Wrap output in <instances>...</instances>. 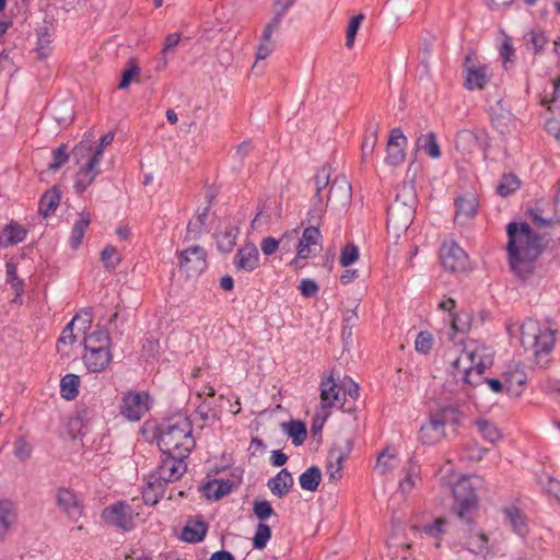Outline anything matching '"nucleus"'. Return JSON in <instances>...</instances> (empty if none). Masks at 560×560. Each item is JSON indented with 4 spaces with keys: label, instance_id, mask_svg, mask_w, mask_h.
Segmentation results:
<instances>
[{
    "label": "nucleus",
    "instance_id": "14",
    "mask_svg": "<svg viewBox=\"0 0 560 560\" xmlns=\"http://www.w3.org/2000/svg\"><path fill=\"white\" fill-rule=\"evenodd\" d=\"M55 499L58 509L71 521L77 522L82 516L84 506L72 490L60 487L56 490Z\"/></svg>",
    "mask_w": 560,
    "mask_h": 560
},
{
    "label": "nucleus",
    "instance_id": "24",
    "mask_svg": "<svg viewBox=\"0 0 560 560\" xmlns=\"http://www.w3.org/2000/svg\"><path fill=\"white\" fill-rule=\"evenodd\" d=\"M110 343L112 340L108 331L100 326H97L93 332L85 335L83 338L85 351L110 349Z\"/></svg>",
    "mask_w": 560,
    "mask_h": 560
},
{
    "label": "nucleus",
    "instance_id": "47",
    "mask_svg": "<svg viewBox=\"0 0 560 560\" xmlns=\"http://www.w3.org/2000/svg\"><path fill=\"white\" fill-rule=\"evenodd\" d=\"M179 40H180V35L178 33H173V34H170L166 36L164 47H163L162 51L160 52L159 63L156 66V69L159 71L166 69V67H167L166 54L171 49L175 48L178 45Z\"/></svg>",
    "mask_w": 560,
    "mask_h": 560
},
{
    "label": "nucleus",
    "instance_id": "12",
    "mask_svg": "<svg viewBox=\"0 0 560 560\" xmlns=\"http://www.w3.org/2000/svg\"><path fill=\"white\" fill-rule=\"evenodd\" d=\"M103 520L125 532L133 528L132 509L126 502H116L106 506L102 512Z\"/></svg>",
    "mask_w": 560,
    "mask_h": 560
},
{
    "label": "nucleus",
    "instance_id": "33",
    "mask_svg": "<svg viewBox=\"0 0 560 560\" xmlns=\"http://www.w3.org/2000/svg\"><path fill=\"white\" fill-rule=\"evenodd\" d=\"M91 222V215L86 211H82L79 214L78 221L74 223L71 232L70 243L72 248H78L82 242L84 233Z\"/></svg>",
    "mask_w": 560,
    "mask_h": 560
},
{
    "label": "nucleus",
    "instance_id": "43",
    "mask_svg": "<svg viewBox=\"0 0 560 560\" xmlns=\"http://www.w3.org/2000/svg\"><path fill=\"white\" fill-rule=\"evenodd\" d=\"M287 433L290 438H292V442L294 445L299 446L304 443L307 436L306 427L301 421L292 420L285 424Z\"/></svg>",
    "mask_w": 560,
    "mask_h": 560
},
{
    "label": "nucleus",
    "instance_id": "13",
    "mask_svg": "<svg viewBox=\"0 0 560 560\" xmlns=\"http://www.w3.org/2000/svg\"><path fill=\"white\" fill-rule=\"evenodd\" d=\"M148 410V394L129 392L122 397L120 412L128 420L138 421Z\"/></svg>",
    "mask_w": 560,
    "mask_h": 560
},
{
    "label": "nucleus",
    "instance_id": "30",
    "mask_svg": "<svg viewBox=\"0 0 560 560\" xmlns=\"http://www.w3.org/2000/svg\"><path fill=\"white\" fill-rule=\"evenodd\" d=\"M59 202L60 191L54 186L40 197L38 211L44 218H47L56 211Z\"/></svg>",
    "mask_w": 560,
    "mask_h": 560
},
{
    "label": "nucleus",
    "instance_id": "57",
    "mask_svg": "<svg viewBox=\"0 0 560 560\" xmlns=\"http://www.w3.org/2000/svg\"><path fill=\"white\" fill-rule=\"evenodd\" d=\"M79 335L80 334H78L77 329L70 322L63 328V330L61 331V335L58 339V342H57L58 350H60L61 346H70V345L74 343Z\"/></svg>",
    "mask_w": 560,
    "mask_h": 560
},
{
    "label": "nucleus",
    "instance_id": "44",
    "mask_svg": "<svg viewBox=\"0 0 560 560\" xmlns=\"http://www.w3.org/2000/svg\"><path fill=\"white\" fill-rule=\"evenodd\" d=\"M420 474V467L417 466L415 457L410 458L405 478L400 481L399 487L402 492H410L416 486V478Z\"/></svg>",
    "mask_w": 560,
    "mask_h": 560
},
{
    "label": "nucleus",
    "instance_id": "6",
    "mask_svg": "<svg viewBox=\"0 0 560 560\" xmlns=\"http://www.w3.org/2000/svg\"><path fill=\"white\" fill-rule=\"evenodd\" d=\"M175 455H166L156 467L155 471L150 476L147 488L143 490V500L147 504H155L158 494L163 491V487L167 482L178 480L187 469L185 459Z\"/></svg>",
    "mask_w": 560,
    "mask_h": 560
},
{
    "label": "nucleus",
    "instance_id": "53",
    "mask_svg": "<svg viewBox=\"0 0 560 560\" xmlns=\"http://www.w3.org/2000/svg\"><path fill=\"white\" fill-rule=\"evenodd\" d=\"M253 512L260 521L259 523H265L270 516L276 515L275 510L267 500H255L253 502Z\"/></svg>",
    "mask_w": 560,
    "mask_h": 560
},
{
    "label": "nucleus",
    "instance_id": "42",
    "mask_svg": "<svg viewBox=\"0 0 560 560\" xmlns=\"http://www.w3.org/2000/svg\"><path fill=\"white\" fill-rule=\"evenodd\" d=\"M481 353L478 350L474 351H464L456 360L453 361L452 365L454 369V374L463 375V365H475L479 358H482Z\"/></svg>",
    "mask_w": 560,
    "mask_h": 560
},
{
    "label": "nucleus",
    "instance_id": "36",
    "mask_svg": "<svg viewBox=\"0 0 560 560\" xmlns=\"http://www.w3.org/2000/svg\"><path fill=\"white\" fill-rule=\"evenodd\" d=\"M504 515L512 529L517 535L525 536V534L527 533V525L521 511L515 506H510L504 509Z\"/></svg>",
    "mask_w": 560,
    "mask_h": 560
},
{
    "label": "nucleus",
    "instance_id": "27",
    "mask_svg": "<svg viewBox=\"0 0 560 560\" xmlns=\"http://www.w3.org/2000/svg\"><path fill=\"white\" fill-rule=\"evenodd\" d=\"M341 387L329 376L320 383V407L328 409L339 401Z\"/></svg>",
    "mask_w": 560,
    "mask_h": 560
},
{
    "label": "nucleus",
    "instance_id": "17",
    "mask_svg": "<svg viewBox=\"0 0 560 560\" xmlns=\"http://www.w3.org/2000/svg\"><path fill=\"white\" fill-rule=\"evenodd\" d=\"M234 266L237 270L252 272L259 266V252L253 243H247L242 246L235 257Z\"/></svg>",
    "mask_w": 560,
    "mask_h": 560
},
{
    "label": "nucleus",
    "instance_id": "45",
    "mask_svg": "<svg viewBox=\"0 0 560 560\" xmlns=\"http://www.w3.org/2000/svg\"><path fill=\"white\" fill-rule=\"evenodd\" d=\"M422 151L432 160H438L442 156V150L434 132H429L424 136Z\"/></svg>",
    "mask_w": 560,
    "mask_h": 560
},
{
    "label": "nucleus",
    "instance_id": "15",
    "mask_svg": "<svg viewBox=\"0 0 560 560\" xmlns=\"http://www.w3.org/2000/svg\"><path fill=\"white\" fill-rule=\"evenodd\" d=\"M300 257H312L322 250V234L318 226H307L296 246Z\"/></svg>",
    "mask_w": 560,
    "mask_h": 560
},
{
    "label": "nucleus",
    "instance_id": "48",
    "mask_svg": "<svg viewBox=\"0 0 560 560\" xmlns=\"http://www.w3.org/2000/svg\"><path fill=\"white\" fill-rule=\"evenodd\" d=\"M139 74H140V68H139L136 59H133V58L129 59L126 65V69L122 72L121 80L118 84V89H120V90L127 89L130 85L131 81L135 78L139 77Z\"/></svg>",
    "mask_w": 560,
    "mask_h": 560
},
{
    "label": "nucleus",
    "instance_id": "60",
    "mask_svg": "<svg viewBox=\"0 0 560 560\" xmlns=\"http://www.w3.org/2000/svg\"><path fill=\"white\" fill-rule=\"evenodd\" d=\"M7 277L8 282L18 291H23V281L19 279L16 273V265L14 262H7Z\"/></svg>",
    "mask_w": 560,
    "mask_h": 560
},
{
    "label": "nucleus",
    "instance_id": "56",
    "mask_svg": "<svg viewBox=\"0 0 560 560\" xmlns=\"http://www.w3.org/2000/svg\"><path fill=\"white\" fill-rule=\"evenodd\" d=\"M359 259V249L354 244H348L341 249L339 262L342 267H348Z\"/></svg>",
    "mask_w": 560,
    "mask_h": 560
},
{
    "label": "nucleus",
    "instance_id": "39",
    "mask_svg": "<svg viewBox=\"0 0 560 560\" xmlns=\"http://www.w3.org/2000/svg\"><path fill=\"white\" fill-rule=\"evenodd\" d=\"M80 377L75 374H67L61 378L60 393L67 400L74 399L79 394Z\"/></svg>",
    "mask_w": 560,
    "mask_h": 560
},
{
    "label": "nucleus",
    "instance_id": "63",
    "mask_svg": "<svg viewBox=\"0 0 560 560\" xmlns=\"http://www.w3.org/2000/svg\"><path fill=\"white\" fill-rule=\"evenodd\" d=\"M281 241H277L275 237L268 236L262 238L260 248L266 256H270L277 252Z\"/></svg>",
    "mask_w": 560,
    "mask_h": 560
},
{
    "label": "nucleus",
    "instance_id": "55",
    "mask_svg": "<svg viewBox=\"0 0 560 560\" xmlns=\"http://www.w3.org/2000/svg\"><path fill=\"white\" fill-rule=\"evenodd\" d=\"M518 187H520V180L517 179L516 176H514L512 174L504 175L502 177L501 183L497 187V192L502 197H506V196L511 195L512 192H514L516 189H518Z\"/></svg>",
    "mask_w": 560,
    "mask_h": 560
},
{
    "label": "nucleus",
    "instance_id": "26",
    "mask_svg": "<svg viewBox=\"0 0 560 560\" xmlns=\"http://www.w3.org/2000/svg\"><path fill=\"white\" fill-rule=\"evenodd\" d=\"M209 207L198 210L195 217L188 222L185 241H195L200 237L207 226Z\"/></svg>",
    "mask_w": 560,
    "mask_h": 560
},
{
    "label": "nucleus",
    "instance_id": "21",
    "mask_svg": "<svg viewBox=\"0 0 560 560\" xmlns=\"http://www.w3.org/2000/svg\"><path fill=\"white\" fill-rule=\"evenodd\" d=\"M492 365V359L490 357L479 358V361L475 365H463V381L471 386H478L481 384L482 374Z\"/></svg>",
    "mask_w": 560,
    "mask_h": 560
},
{
    "label": "nucleus",
    "instance_id": "28",
    "mask_svg": "<svg viewBox=\"0 0 560 560\" xmlns=\"http://www.w3.org/2000/svg\"><path fill=\"white\" fill-rule=\"evenodd\" d=\"M27 231L16 222L5 225L0 234V246L9 247L22 242Z\"/></svg>",
    "mask_w": 560,
    "mask_h": 560
},
{
    "label": "nucleus",
    "instance_id": "23",
    "mask_svg": "<svg viewBox=\"0 0 560 560\" xmlns=\"http://www.w3.org/2000/svg\"><path fill=\"white\" fill-rule=\"evenodd\" d=\"M18 518L16 508L10 500L0 501V541L4 540Z\"/></svg>",
    "mask_w": 560,
    "mask_h": 560
},
{
    "label": "nucleus",
    "instance_id": "19",
    "mask_svg": "<svg viewBox=\"0 0 560 560\" xmlns=\"http://www.w3.org/2000/svg\"><path fill=\"white\" fill-rule=\"evenodd\" d=\"M351 199V185L345 177H336L330 183L325 203H335L341 207L348 205Z\"/></svg>",
    "mask_w": 560,
    "mask_h": 560
},
{
    "label": "nucleus",
    "instance_id": "38",
    "mask_svg": "<svg viewBox=\"0 0 560 560\" xmlns=\"http://www.w3.org/2000/svg\"><path fill=\"white\" fill-rule=\"evenodd\" d=\"M237 235L238 229L233 226L226 228L223 232H218L215 237L219 250L223 253L232 252L236 244Z\"/></svg>",
    "mask_w": 560,
    "mask_h": 560
},
{
    "label": "nucleus",
    "instance_id": "34",
    "mask_svg": "<svg viewBox=\"0 0 560 560\" xmlns=\"http://www.w3.org/2000/svg\"><path fill=\"white\" fill-rule=\"evenodd\" d=\"M397 466V456L388 447L384 448L376 458L375 470L382 476L389 474Z\"/></svg>",
    "mask_w": 560,
    "mask_h": 560
},
{
    "label": "nucleus",
    "instance_id": "9",
    "mask_svg": "<svg viewBox=\"0 0 560 560\" xmlns=\"http://www.w3.org/2000/svg\"><path fill=\"white\" fill-rule=\"evenodd\" d=\"M179 269L188 278L197 277L207 268V252L199 245H191L177 252Z\"/></svg>",
    "mask_w": 560,
    "mask_h": 560
},
{
    "label": "nucleus",
    "instance_id": "20",
    "mask_svg": "<svg viewBox=\"0 0 560 560\" xmlns=\"http://www.w3.org/2000/svg\"><path fill=\"white\" fill-rule=\"evenodd\" d=\"M113 360L110 349L89 350L83 354V361L90 372L98 373L107 369Z\"/></svg>",
    "mask_w": 560,
    "mask_h": 560
},
{
    "label": "nucleus",
    "instance_id": "52",
    "mask_svg": "<svg viewBox=\"0 0 560 560\" xmlns=\"http://www.w3.org/2000/svg\"><path fill=\"white\" fill-rule=\"evenodd\" d=\"M282 16L283 15H281V12H275L273 18L266 24L262 31L260 42L275 44V40H272V35L279 31Z\"/></svg>",
    "mask_w": 560,
    "mask_h": 560
},
{
    "label": "nucleus",
    "instance_id": "61",
    "mask_svg": "<svg viewBox=\"0 0 560 560\" xmlns=\"http://www.w3.org/2000/svg\"><path fill=\"white\" fill-rule=\"evenodd\" d=\"M376 141H377L376 131H372L370 135L365 136L362 147H361L362 159H365L368 155L373 153Z\"/></svg>",
    "mask_w": 560,
    "mask_h": 560
},
{
    "label": "nucleus",
    "instance_id": "32",
    "mask_svg": "<svg viewBox=\"0 0 560 560\" xmlns=\"http://www.w3.org/2000/svg\"><path fill=\"white\" fill-rule=\"evenodd\" d=\"M505 380V389L511 395H520L523 390V386L526 383V373L521 369L506 372L503 374Z\"/></svg>",
    "mask_w": 560,
    "mask_h": 560
},
{
    "label": "nucleus",
    "instance_id": "25",
    "mask_svg": "<svg viewBox=\"0 0 560 560\" xmlns=\"http://www.w3.org/2000/svg\"><path fill=\"white\" fill-rule=\"evenodd\" d=\"M346 457V454L340 448L334 447L329 451L326 469L330 481H338L342 478Z\"/></svg>",
    "mask_w": 560,
    "mask_h": 560
},
{
    "label": "nucleus",
    "instance_id": "22",
    "mask_svg": "<svg viewBox=\"0 0 560 560\" xmlns=\"http://www.w3.org/2000/svg\"><path fill=\"white\" fill-rule=\"evenodd\" d=\"M267 486L273 495L283 498L293 487V477L288 469L283 468L276 477L268 480Z\"/></svg>",
    "mask_w": 560,
    "mask_h": 560
},
{
    "label": "nucleus",
    "instance_id": "40",
    "mask_svg": "<svg viewBox=\"0 0 560 560\" xmlns=\"http://www.w3.org/2000/svg\"><path fill=\"white\" fill-rule=\"evenodd\" d=\"M475 423L486 441L494 444L501 440L502 434L493 422L486 419H478Z\"/></svg>",
    "mask_w": 560,
    "mask_h": 560
},
{
    "label": "nucleus",
    "instance_id": "58",
    "mask_svg": "<svg viewBox=\"0 0 560 560\" xmlns=\"http://www.w3.org/2000/svg\"><path fill=\"white\" fill-rule=\"evenodd\" d=\"M447 524L446 518L439 517L431 525L422 527V532L432 538H440L445 533V525Z\"/></svg>",
    "mask_w": 560,
    "mask_h": 560
},
{
    "label": "nucleus",
    "instance_id": "37",
    "mask_svg": "<svg viewBox=\"0 0 560 560\" xmlns=\"http://www.w3.org/2000/svg\"><path fill=\"white\" fill-rule=\"evenodd\" d=\"M203 490L208 499L219 500L231 492L232 485L230 481L215 479L206 483Z\"/></svg>",
    "mask_w": 560,
    "mask_h": 560
},
{
    "label": "nucleus",
    "instance_id": "18",
    "mask_svg": "<svg viewBox=\"0 0 560 560\" xmlns=\"http://www.w3.org/2000/svg\"><path fill=\"white\" fill-rule=\"evenodd\" d=\"M445 416L442 412L431 415L430 421L422 424V444H435L445 435Z\"/></svg>",
    "mask_w": 560,
    "mask_h": 560
},
{
    "label": "nucleus",
    "instance_id": "4",
    "mask_svg": "<svg viewBox=\"0 0 560 560\" xmlns=\"http://www.w3.org/2000/svg\"><path fill=\"white\" fill-rule=\"evenodd\" d=\"M520 330L521 345L525 351H532L535 365L539 369H548L556 342V330L542 327L539 322L532 318H527Z\"/></svg>",
    "mask_w": 560,
    "mask_h": 560
},
{
    "label": "nucleus",
    "instance_id": "31",
    "mask_svg": "<svg viewBox=\"0 0 560 560\" xmlns=\"http://www.w3.org/2000/svg\"><path fill=\"white\" fill-rule=\"evenodd\" d=\"M207 529V524L201 520L189 522L183 528L182 539L190 544L199 542L205 538Z\"/></svg>",
    "mask_w": 560,
    "mask_h": 560
},
{
    "label": "nucleus",
    "instance_id": "8",
    "mask_svg": "<svg viewBox=\"0 0 560 560\" xmlns=\"http://www.w3.org/2000/svg\"><path fill=\"white\" fill-rule=\"evenodd\" d=\"M464 88L468 91H482L490 82L492 74L487 65L476 63V56L471 51L466 55L463 63Z\"/></svg>",
    "mask_w": 560,
    "mask_h": 560
},
{
    "label": "nucleus",
    "instance_id": "35",
    "mask_svg": "<svg viewBox=\"0 0 560 560\" xmlns=\"http://www.w3.org/2000/svg\"><path fill=\"white\" fill-rule=\"evenodd\" d=\"M299 481L302 489L316 491L322 481V471L318 467L312 466L301 474Z\"/></svg>",
    "mask_w": 560,
    "mask_h": 560
},
{
    "label": "nucleus",
    "instance_id": "51",
    "mask_svg": "<svg viewBox=\"0 0 560 560\" xmlns=\"http://www.w3.org/2000/svg\"><path fill=\"white\" fill-rule=\"evenodd\" d=\"M69 161L67 144H61L52 151V162L48 164V171L57 172Z\"/></svg>",
    "mask_w": 560,
    "mask_h": 560
},
{
    "label": "nucleus",
    "instance_id": "41",
    "mask_svg": "<svg viewBox=\"0 0 560 560\" xmlns=\"http://www.w3.org/2000/svg\"><path fill=\"white\" fill-rule=\"evenodd\" d=\"M524 43L527 50L533 51L535 55L541 52L544 46L547 44L545 34L540 31H530L524 35Z\"/></svg>",
    "mask_w": 560,
    "mask_h": 560
},
{
    "label": "nucleus",
    "instance_id": "10",
    "mask_svg": "<svg viewBox=\"0 0 560 560\" xmlns=\"http://www.w3.org/2000/svg\"><path fill=\"white\" fill-rule=\"evenodd\" d=\"M330 174V166L324 165L314 176L315 196L313 198L312 209L308 212V223H318L326 211L327 203H325L323 199L322 191L329 185Z\"/></svg>",
    "mask_w": 560,
    "mask_h": 560
},
{
    "label": "nucleus",
    "instance_id": "62",
    "mask_svg": "<svg viewBox=\"0 0 560 560\" xmlns=\"http://www.w3.org/2000/svg\"><path fill=\"white\" fill-rule=\"evenodd\" d=\"M299 289L304 298L314 296L318 292V285L312 279H303L300 283Z\"/></svg>",
    "mask_w": 560,
    "mask_h": 560
},
{
    "label": "nucleus",
    "instance_id": "59",
    "mask_svg": "<svg viewBox=\"0 0 560 560\" xmlns=\"http://www.w3.org/2000/svg\"><path fill=\"white\" fill-rule=\"evenodd\" d=\"M32 446L25 440V438L20 436L14 442V454L20 460H25L31 456Z\"/></svg>",
    "mask_w": 560,
    "mask_h": 560
},
{
    "label": "nucleus",
    "instance_id": "2",
    "mask_svg": "<svg viewBox=\"0 0 560 560\" xmlns=\"http://www.w3.org/2000/svg\"><path fill=\"white\" fill-rule=\"evenodd\" d=\"M419 168L420 166L416 162L409 165L402 190L387 209L386 229L388 233H393L396 237H399L400 232H406L415 219L418 202L416 185Z\"/></svg>",
    "mask_w": 560,
    "mask_h": 560
},
{
    "label": "nucleus",
    "instance_id": "16",
    "mask_svg": "<svg viewBox=\"0 0 560 560\" xmlns=\"http://www.w3.org/2000/svg\"><path fill=\"white\" fill-rule=\"evenodd\" d=\"M407 139L399 129H394L390 132L386 145V162L389 165L396 166L405 161V145Z\"/></svg>",
    "mask_w": 560,
    "mask_h": 560
},
{
    "label": "nucleus",
    "instance_id": "29",
    "mask_svg": "<svg viewBox=\"0 0 560 560\" xmlns=\"http://www.w3.org/2000/svg\"><path fill=\"white\" fill-rule=\"evenodd\" d=\"M477 206V199L471 194L457 197L455 200V220L462 222V220L465 221L472 218L476 213Z\"/></svg>",
    "mask_w": 560,
    "mask_h": 560
},
{
    "label": "nucleus",
    "instance_id": "7",
    "mask_svg": "<svg viewBox=\"0 0 560 560\" xmlns=\"http://www.w3.org/2000/svg\"><path fill=\"white\" fill-rule=\"evenodd\" d=\"M453 495L456 502L454 510L457 516L460 520L470 523L471 518L469 517V514L472 510L477 509L478 501L475 488L468 477L463 476L453 486Z\"/></svg>",
    "mask_w": 560,
    "mask_h": 560
},
{
    "label": "nucleus",
    "instance_id": "1",
    "mask_svg": "<svg viewBox=\"0 0 560 560\" xmlns=\"http://www.w3.org/2000/svg\"><path fill=\"white\" fill-rule=\"evenodd\" d=\"M506 234L510 268L515 276L526 279L533 273L534 262L542 252L540 237L526 222L509 223Z\"/></svg>",
    "mask_w": 560,
    "mask_h": 560
},
{
    "label": "nucleus",
    "instance_id": "64",
    "mask_svg": "<svg viewBox=\"0 0 560 560\" xmlns=\"http://www.w3.org/2000/svg\"><path fill=\"white\" fill-rule=\"evenodd\" d=\"M546 130L560 142V119L550 118L546 121Z\"/></svg>",
    "mask_w": 560,
    "mask_h": 560
},
{
    "label": "nucleus",
    "instance_id": "5",
    "mask_svg": "<svg viewBox=\"0 0 560 560\" xmlns=\"http://www.w3.org/2000/svg\"><path fill=\"white\" fill-rule=\"evenodd\" d=\"M92 139V132L85 133L84 139L72 149V158L78 165L73 188L78 194L85 191L101 173V153L100 150H93Z\"/></svg>",
    "mask_w": 560,
    "mask_h": 560
},
{
    "label": "nucleus",
    "instance_id": "46",
    "mask_svg": "<svg viewBox=\"0 0 560 560\" xmlns=\"http://www.w3.org/2000/svg\"><path fill=\"white\" fill-rule=\"evenodd\" d=\"M101 260L107 270L113 271L120 264L121 256L114 246L107 245L101 253Z\"/></svg>",
    "mask_w": 560,
    "mask_h": 560
},
{
    "label": "nucleus",
    "instance_id": "50",
    "mask_svg": "<svg viewBox=\"0 0 560 560\" xmlns=\"http://www.w3.org/2000/svg\"><path fill=\"white\" fill-rule=\"evenodd\" d=\"M92 320L93 315L91 310H84L72 318L71 324L74 326L78 334L85 336L88 329L91 327Z\"/></svg>",
    "mask_w": 560,
    "mask_h": 560
},
{
    "label": "nucleus",
    "instance_id": "3",
    "mask_svg": "<svg viewBox=\"0 0 560 560\" xmlns=\"http://www.w3.org/2000/svg\"><path fill=\"white\" fill-rule=\"evenodd\" d=\"M156 441L163 454L188 457L196 445L190 419L180 413L170 417L158 428Z\"/></svg>",
    "mask_w": 560,
    "mask_h": 560
},
{
    "label": "nucleus",
    "instance_id": "54",
    "mask_svg": "<svg viewBox=\"0 0 560 560\" xmlns=\"http://www.w3.org/2000/svg\"><path fill=\"white\" fill-rule=\"evenodd\" d=\"M271 537L270 526L266 523H259L253 538V546L255 549H264Z\"/></svg>",
    "mask_w": 560,
    "mask_h": 560
},
{
    "label": "nucleus",
    "instance_id": "11",
    "mask_svg": "<svg viewBox=\"0 0 560 560\" xmlns=\"http://www.w3.org/2000/svg\"><path fill=\"white\" fill-rule=\"evenodd\" d=\"M441 265L450 272H462L468 267V255L454 241L444 242L440 249Z\"/></svg>",
    "mask_w": 560,
    "mask_h": 560
},
{
    "label": "nucleus",
    "instance_id": "49",
    "mask_svg": "<svg viewBox=\"0 0 560 560\" xmlns=\"http://www.w3.org/2000/svg\"><path fill=\"white\" fill-rule=\"evenodd\" d=\"M365 15L363 13H359L352 16L349 21L347 32H346V47L351 49L354 45L357 33L364 21Z\"/></svg>",
    "mask_w": 560,
    "mask_h": 560
}]
</instances>
